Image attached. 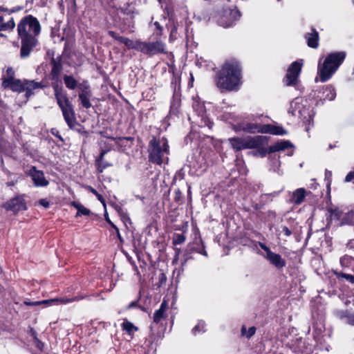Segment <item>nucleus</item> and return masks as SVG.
<instances>
[{"instance_id": "nucleus-1", "label": "nucleus", "mask_w": 354, "mask_h": 354, "mask_svg": "<svg viewBox=\"0 0 354 354\" xmlns=\"http://www.w3.org/2000/svg\"><path fill=\"white\" fill-rule=\"evenodd\" d=\"M40 30L38 20L31 15L24 17L18 24L17 31L21 39V58L28 57L37 46V36L39 34Z\"/></svg>"}, {"instance_id": "nucleus-2", "label": "nucleus", "mask_w": 354, "mask_h": 354, "mask_svg": "<svg viewBox=\"0 0 354 354\" xmlns=\"http://www.w3.org/2000/svg\"><path fill=\"white\" fill-rule=\"evenodd\" d=\"M241 83V70L237 62H226L220 71L216 84L221 91H236Z\"/></svg>"}, {"instance_id": "nucleus-3", "label": "nucleus", "mask_w": 354, "mask_h": 354, "mask_svg": "<svg viewBox=\"0 0 354 354\" xmlns=\"http://www.w3.org/2000/svg\"><path fill=\"white\" fill-rule=\"evenodd\" d=\"M346 57L343 51L328 54L323 62L319 59L317 66V73L322 82H325L331 78Z\"/></svg>"}, {"instance_id": "nucleus-4", "label": "nucleus", "mask_w": 354, "mask_h": 354, "mask_svg": "<svg viewBox=\"0 0 354 354\" xmlns=\"http://www.w3.org/2000/svg\"><path fill=\"white\" fill-rule=\"evenodd\" d=\"M346 57L343 51L328 54L323 62L319 59L317 66V73L322 82H325L331 78Z\"/></svg>"}, {"instance_id": "nucleus-5", "label": "nucleus", "mask_w": 354, "mask_h": 354, "mask_svg": "<svg viewBox=\"0 0 354 354\" xmlns=\"http://www.w3.org/2000/svg\"><path fill=\"white\" fill-rule=\"evenodd\" d=\"M148 151L150 162L158 165L168 162L169 149L167 139L153 138L149 141Z\"/></svg>"}, {"instance_id": "nucleus-6", "label": "nucleus", "mask_w": 354, "mask_h": 354, "mask_svg": "<svg viewBox=\"0 0 354 354\" xmlns=\"http://www.w3.org/2000/svg\"><path fill=\"white\" fill-rule=\"evenodd\" d=\"M266 140V137L265 136H257L254 137L232 138L229 139V142L233 149L239 151L244 149L258 148L263 145Z\"/></svg>"}, {"instance_id": "nucleus-7", "label": "nucleus", "mask_w": 354, "mask_h": 354, "mask_svg": "<svg viewBox=\"0 0 354 354\" xmlns=\"http://www.w3.org/2000/svg\"><path fill=\"white\" fill-rule=\"evenodd\" d=\"M241 129L248 133H270L273 135H284L286 131L282 127L272 124L261 125L257 124L249 123L244 125Z\"/></svg>"}, {"instance_id": "nucleus-8", "label": "nucleus", "mask_w": 354, "mask_h": 354, "mask_svg": "<svg viewBox=\"0 0 354 354\" xmlns=\"http://www.w3.org/2000/svg\"><path fill=\"white\" fill-rule=\"evenodd\" d=\"M288 112L292 115L298 116L310 122L313 117L312 111L309 110L304 104L301 98H295L290 102Z\"/></svg>"}, {"instance_id": "nucleus-9", "label": "nucleus", "mask_w": 354, "mask_h": 354, "mask_svg": "<svg viewBox=\"0 0 354 354\" xmlns=\"http://www.w3.org/2000/svg\"><path fill=\"white\" fill-rule=\"evenodd\" d=\"M240 17L239 11L235 8L223 10L218 15V24L224 28L232 26Z\"/></svg>"}, {"instance_id": "nucleus-10", "label": "nucleus", "mask_w": 354, "mask_h": 354, "mask_svg": "<svg viewBox=\"0 0 354 354\" xmlns=\"http://www.w3.org/2000/svg\"><path fill=\"white\" fill-rule=\"evenodd\" d=\"M142 53L152 56L159 53H165V44L160 40L153 42L141 41L140 50Z\"/></svg>"}, {"instance_id": "nucleus-11", "label": "nucleus", "mask_w": 354, "mask_h": 354, "mask_svg": "<svg viewBox=\"0 0 354 354\" xmlns=\"http://www.w3.org/2000/svg\"><path fill=\"white\" fill-rule=\"evenodd\" d=\"M303 61L298 60L291 64L287 71V73L284 80L287 86L295 85L298 82L299 75L301 71Z\"/></svg>"}, {"instance_id": "nucleus-12", "label": "nucleus", "mask_w": 354, "mask_h": 354, "mask_svg": "<svg viewBox=\"0 0 354 354\" xmlns=\"http://www.w3.org/2000/svg\"><path fill=\"white\" fill-rule=\"evenodd\" d=\"M82 297H74L72 298H54L50 299H46L42 301H37L34 302L30 301H24V304L27 306H39V305H45V306H58L61 304H66L68 303H71L75 301H79L82 299Z\"/></svg>"}, {"instance_id": "nucleus-13", "label": "nucleus", "mask_w": 354, "mask_h": 354, "mask_svg": "<svg viewBox=\"0 0 354 354\" xmlns=\"http://www.w3.org/2000/svg\"><path fill=\"white\" fill-rule=\"evenodd\" d=\"M259 246L266 252L264 257L274 266L281 268L286 266V261L280 254L272 252L264 243H259Z\"/></svg>"}, {"instance_id": "nucleus-14", "label": "nucleus", "mask_w": 354, "mask_h": 354, "mask_svg": "<svg viewBox=\"0 0 354 354\" xmlns=\"http://www.w3.org/2000/svg\"><path fill=\"white\" fill-rule=\"evenodd\" d=\"M29 175L36 187H45L48 185V180L45 178L44 172L36 169L35 167L30 169Z\"/></svg>"}, {"instance_id": "nucleus-15", "label": "nucleus", "mask_w": 354, "mask_h": 354, "mask_svg": "<svg viewBox=\"0 0 354 354\" xmlns=\"http://www.w3.org/2000/svg\"><path fill=\"white\" fill-rule=\"evenodd\" d=\"M353 215V212H348L346 214H344L342 211H341L339 209H333L330 212V218L331 220H337L340 221L341 224H354V222H353L350 217H351Z\"/></svg>"}, {"instance_id": "nucleus-16", "label": "nucleus", "mask_w": 354, "mask_h": 354, "mask_svg": "<svg viewBox=\"0 0 354 354\" xmlns=\"http://www.w3.org/2000/svg\"><path fill=\"white\" fill-rule=\"evenodd\" d=\"M7 209L18 212L26 209V203L22 196H17L9 201L5 205Z\"/></svg>"}, {"instance_id": "nucleus-17", "label": "nucleus", "mask_w": 354, "mask_h": 354, "mask_svg": "<svg viewBox=\"0 0 354 354\" xmlns=\"http://www.w3.org/2000/svg\"><path fill=\"white\" fill-rule=\"evenodd\" d=\"M64 120L70 128H73L77 124L75 114L73 105L62 109Z\"/></svg>"}, {"instance_id": "nucleus-18", "label": "nucleus", "mask_w": 354, "mask_h": 354, "mask_svg": "<svg viewBox=\"0 0 354 354\" xmlns=\"http://www.w3.org/2000/svg\"><path fill=\"white\" fill-rule=\"evenodd\" d=\"M54 90L55 96L57 104L59 105V107L61 110L72 105L71 102L69 101L68 97L65 93H64L61 90L58 89L57 87H55Z\"/></svg>"}, {"instance_id": "nucleus-19", "label": "nucleus", "mask_w": 354, "mask_h": 354, "mask_svg": "<svg viewBox=\"0 0 354 354\" xmlns=\"http://www.w3.org/2000/svg\"><path fill=\"white\" fill-rule=\"evenodd\" d=\"M78 97L82 105L84 108L89 109L91 107V103L90 102L91 93L87 86H85V88L79 93Z\"/></svg>"}, {"instance_id": "nucleus-20", "label": "nucleus", "mask_w": 354, "mask_h": 354, "mask_svg": "<svg viewBox=\"0 0 354 354\" xmlns=\"http://www.w3.org/2000/svg\"><path fill=\"white\" fill-rule=\"evenodd\" d=\"M44 87L41 82H37L34 80H25L24 91L26 92V97H29L33 94V91L37 88Z\"/></svg>"}, {"instance_id": "nucleus-21", "label": "nucleus", "mask_w": 354, "mask_h": 354, "mask_svg": "<svg viewBox=\"0 0 354 354\" xmlns=\"http://www.w3.org/2000/svg\"><path fill=\"white\" fill-rule=\"evenodd\" d=\"M168 308V303L166 300H163L158 310L155 311L153 314V321L159 323L162 319L166 317V311Z\"/></svg>"}, {"instance_id": "nucleus-22", "label": "nucleus", "mask_w": 354, "mask_h": 354, "mask_svg": "<svg viewBox=\"0 0 354 354\" xmlns=\"http://www.w3.org/2000/svg\"><path fill=\"white\" fill-rule=\"evenodd\" d=\"M292 147L291 143L287 140L279 141L268 147V152L273 153L276 151H283Z\"/></svg>"}, {"instance_id": "nucleus-23", "label": "nucleus", "mask_w": 354, "mask_h": 354, "mask_svg": "<svg viewBox=\"0 0 354 354\" xmlns=\"http://www.w3.org/2000/svg\"><path fill=\"white\" fill-rule=\"evenodd\" d=\"M306 38L307 39L308 46L313 48L318 47L319 35L315 29H313L311 32L307 33L306 35Z\"/></svg>"}, {"instance_id": "nucleus-24", "label": "nucleus", "mask_w": 354, "mask_h": 354, "mask_svg": "<svg viewBox=\"0 0 354 354\" xmlns=\"http://www.w3.org/2000/svg\"><path fill=\"white\" fill-rule=\"evenodd\" d=\"M25 80L21 81L19 79H15L8 84L6 88H10L14 92L22 93L24 92Z\"/></svg>"}, {"instance_id": "nucleus-25", "label": "nucleus", "mask_w": 354, "mask_h": 354, "mask_svg": "<svg viewBox=\"0 0 354 354\" xmlns=\"http://www.w3.org/2000/svg\"><path fill=\"white\" fill-rule=\"evenodd\" d=\"M306 197V190L304 188L296 189L292 195L291 201L296 204H301Z\"/></svg>"}, {"instance_id": "nucleus-26", "label": "nucleus", "mask_w": 354, "mask_h": 354, "mask_svg": "<svg viewBox=\"0 0 354 354\" xmlns=\"http://www.w3.org/2000/svg\"><path fill=\"white\" fill-rule=\"evenodd\" d=\"M120 42L124 44L129 49H134L138 51L140 50L141 41L140 40H131L129 38H119Z\"/></svg>"}, {"instance_id": "nucleus-27", "label": "nucleus", "mask_w": 354, "mask_h": 354, "mask_svg": "<svg viewBox=\"0 0 354 354\" xmlns=\"http://www.w3.org/2000/svg\"><path fill=\"white\" fill-rule=\"evenodd\" d=\"M62 70V65L59 59H53L51 75L53 80H57Z\"/></svg>"}, {"instance_id": "nucleus-28", "label": "nucleus", "mask_w": 354, "mask_h": 354, "mask_svg": "<svg viewBox=\"0 0 354 354\" xmlns=\"http://www.w3.org/2000/svg\"><path fill=\"white\" fill-rule=\"evenodd\" d=\"M2 80H3L2 86L4 88H6V86H8V84H9V82L15 80V71L13 70V68L12 67H8L6 69V73L3 75Z\"/></svg>"}, {"instance_id": "nucleus-29", "label": "nucleus", "mask_w": 354, "mask_h": 354, "mask_svg": "<svg viewBox=\"0 0 354 354\" xmlns=\"http://www.w3.org/2000/svg\"><path fill=\"white\" fill-rule=\"evenodd\" d=\"M106 152L107 151L102 150L100 153L99 158L97 159V169L100 172H102L104 169L111 166V164L107 162L104 160V156L106 153Z\"/></svg>"}, {"instance_id": "nucleus-30", "label": "nucleus", "mask_w": 354, "mask_h": 354, "mask_svg": "<svg viewBox=\"0 0 354 354\" xmlns=\"http://www.w3.org/2000/svg\"><path fill=\"white\" fill-rule=\"evenodd\" d=\"M71 205L76 208L77 210L76 217L80 216L81 215L88 216L91 213L88 208L85 207L80 203L73 201L71 203Z\"/></svg>"}, {"instance_id": "nucleus-31", "label": "nucleus", "mask_w": 354, "mask_h": 354, "mask_svg": "<svg viewBox=\"0 0 354 354\" xmlns=\"http://www.w3.org/2000/svg\"><path fill=\"white\" fill-rule=\"evenodd\" d=\"M336 96L335 88L332 86H326L323 88V98L324 100H333Z\"/></svg>"}, {"instance_id": "nucleus-32", "label": "nucleus", "mask_w": 354, "mask_h": 354, "mask_svg": "<svg viewBox=\"0 0 354 354\" xmlns=\"http://www.w3.org/2000/svg\"><path fill=\"white\" fill-rule=\"evenodd\" d=\"M64 82L66 86L71 90L75 89L77 86V80L71 75H64Z\"/></svg>"}, {"instance_id": "nucleus-33", "label": "nucleus", "mask_w": 354, "mask_h": 354, "mask_svg": "<svg viewBox=\"0 0 354 354\" xmlns=\"http://www.w3.org/2000/svg\"><path fill=\"white\" fill-rule=\"evenodd\" d=\"M122 329L127 331L129 335L132 334L134 331L138 330V328L129 321H124L122 324Z\"/></svg>"}, {"instance_id": "nucleus-34", "label": "nucleus", "mask_w": 354, "mask_h": 354, "mask_svg": "<svg viewBox=\"0 0 354 354\" xmlns=\"http://www.w3.org/2000/svg\"><path fill=\"white\" fill-rule=\"evenodd\" d=\"M353 313H348L347 310H338L336 312V315L338 318L343 320L345 319L346 323L348 324V317L352 316Z\"/></svg>"}, {"instance_id": "nucleus-35", "label": "nucleus", "mask_w": 354, "mask_h": 354, "mask_svg": "<svg viewBox=\"0 0 354 354\" xmlns=\"http://www.w3.org/2000/svg\"><path fill=\"white\" fill-rule=\"evenodd\" d=\"M335 274L338 279H344L350 283H354V275L337 272H335Z\"/></svg>"}, {"instance_id": "nucleus-36", "label": "nucleus", "mask_w": 354, "mask_h": 354, "mask_svg": "<svg viewBox=\"0 0 354 354\" xmlns=\"http://www.w3.org/2000/svg\"><path fill=\"white\" fill-rule=\"evenodd\" d=\"M256 331V328L254 326L250 327L248 330H246L245 327H242L241 333L243 335H245L247 337L250 338L253 335H254Z\"/></svg>"}, {"instance_id": "nucleus-37", "label": "nucleus", "mask_w": 354, "mask_h": 354, "mask_svg": "<svg viewBox=\"0 0 354 354\" xmlns=\"http://www.w3.org/2000/svg\"><path fill=\"white\" fill-rule=\"evenodd\" d=\"M352 261V257L347 255L344 256L340 259V264L342 267H348L349 265L351 264Z\"/></svg>"}, {"instance_id": "nucleus-38", "label": "nucleus", "mask_w": 354, "mask_h": 354, "mask_svg": "<svg viewBox=\"0 0 354 354\" xmlns=\"http://www.w3.org/2000/svg\"><path fill=\"white\" fill-rule=\"evenodd\" d=\"M15 26V23L14 21V19L11 18L8 22L3 23V26H1L0 28H2V30H12Z\"/></svg>"}, {"instance_id": "nucleus-39", "label": "nucleus", "mask_w": 354, "mask_h": 354, "mask_svg": "<svg viewBox=\"0 0 354 354\" xmlns=\"http://www.w3.org/2000/svg\"><path fill=\"white\" fill-rule=\"evenodd\" d=\"M205 326V322H198V324L192 329L193 334L196 335L197 333H198L200 332L205 331V330H204Z\"/></svg>"}, {"instance_id": "nucleus-40", "label": "nucleus", "mask_w": 354, "mask_h": 354, "mask_svg": "<svg viewBox=\"0 0 354 354\" xmlns=\"http://www.w3.org/2000/svg\"><path fill=\"white\" fill-rule=\"evenodd\" d=\"M185 240V237L183 234H178L174 241L175 244H181Z\"/></svg>"}, {"instance_id": "nucleus-41", "label": "nucleus", "mask_w": 354, "mask_h": 354, "mask_svg": "<svg viewBox=\"0 0 354 354\" xmlns=\"http://www.w3.org/2000/svg\"><path fill=\"white\" fill-rule=\"evenodd\" d=\"M104 217H105V219L106 221H107V223L113 227L118 232H119V230L118 228L116 227V225H114V223L111 221V220H110L109 217V215L107 214V212H105L104 214Z\"/></svg>"}, {"instance_id": "nucleus-42", "label": "nucleus", "mask_w": 354, "mask_h": 354, "mask_svg": "<svg viewBox=\"0 0 354 354\" xmlns=\"http://www.w3.org/2000/svg\"><path fill=\"white\" fill-rule=\"evenodd\" d=\"M39 203L45 208H48L50 205V203L47 199H40Z\"/></svg>"}, {"instance_id": "nucleus-43", "label": "nucleus", "mask_w": 354, "mask_h": 354, "mask_svg": "<svg viewBox=\"0 0 354 354\" xmlns=\"http://www.w3.org/2000/svg\"><path fill=\"white\" fill-rule=\"evenodd\" d=\"M108 34L115 39L118 40V41H120L119 38H124V37L119 36L118 34H116L114 31L112 30H109L108 32Z\"/></svg>"}, {"instance_id": "nucleus-44", "label": "nucleus", "mask_w": 354, "mask_h": 354, "mask_svg": "<svg viewBox=\"0 0 354 354\" xmlns=\"http://www.w3.org/2000/svg\"><path fill=\"white\" fill-rule=\"evenodd\" d=\"M354 179V171H350L345 178V182H351Z\"/></svg>"}, {"instance_id": "nucleus-45", "label": "nucleus", "mask_w": 354, "mask_h": 354, "mask_svg": "<svg viewBox=\"0 0 354 354\" xmlns=\"http://www.w3.org/2000/svg\"><path fill=\"white\" fill-rule=\"evenodd\" d=\"M123 12L127 15H131L135 13V9L133 7L130 8H122Z\"/></svg>"}, {"instance_id": "nucleus-46", "label": "nucleus", "mask_w": 354, "mask_h": 354, "mask_svg": "<svg viewBox=\"0 0 354 354\" xmlns=\"http://www.w3.org/2000/svg\"><path fill=\"white\" fill-rule=\"evenodd\" d=\"M282 231L286 236H290L292 234L291 231L286 226L282 227Z\"/></svg>"}, {"instance_id": "nucleus-47", "label": "nucleus", "mask_w": 354, "mask_h": 354, "mask_svg": "<svg viewBox=\"0 0 354 354\" xmlns=\"http://www.w3.org/2000/svg\"><path fill=\"white\" fill-rule=\"evenodd\" d=\"M95 196H97V199L103 204L104 207H105L106 205H105V202H104V200L101 194H100L99 193Z\"/></svg>"}, {"instance_id": "nucleus-48", "label": "nucleus", "mask_w": 354, "mask_h": 354, "mask_svg": "<svg viewBox=\"0 0 354 354\" xmlns=\"http://www.w3.org/2000/svg\"><path fill=\"white\" fill-rule=\"evenodd\" d=\"M348 324L354 326V313L348 317Z\"/></svg>"}, {"instance_id": "nucleus-49", "label": "nucleus", "mask_w": 354, "mask_h": 354, "mask_svg": "<svg viewBox=\"0 0 354 354\" xmlns=\"http://www.w3.org/2000/svg\"><path fill=\"white\" fill-rule=\"evenodd\" d=\"M120 216L122 217V219L123 221L129 219V217L127 216L126 213L121 212H120Z\"/></svg>"}, {"instance_id": "nucleus-50", "label": "nucleus", "mask_w": 354, "mask_h": 354, "mask_svg": "<svg viewBox=\"0 0 354 354\" xmlns=\"http://www.w3.org/2000/svg\"><path fill=\"white\" fill-rule=\"evenodd\" d=\"M88 189L91 192L93 193L94 195H97L98 194V192L94 189L92 187H90L88 186Z\"/></svg>"}, {"instance_id": "nucleus-51", "label": "nucleus", "mask_w": 354, "mask_h": 354, "mask_svg": "<svg viewBox=\"0 0 354 354\" xmlns=\"http://www.w3.org/2000/svg\"><path fill=\"white\" fill-rule=\"evenodd\" d=\"M160 282L162 283L163 281H166V277L164 274H161V277H160Z\"/></svg>"}, {"instance_id": "nucleus-52", "label": "nucleus", "mask_w": 354, "mask_h": 354, "mask_svg": "<svg viewBox=\"0 0 354 354\" xmlns=\"http://www.w3.org/2000/svg\"><path fill=\"white\" fill-rule=\"evenodd\" d=\"M3 18L0 16V28L3 26ZM2 30V28H0V31Z\"/></svg>"}, {"instance_id": "nucleus-53", "label": "nucleus", "mask_w": 354, "mask_h": 354, "mask_svg": "<svg viewBox=\"0 0 354 354\" xmlns=\"http://www.w3.org/2000/svg\"><path fill=\"white\" fill-rule=\"evenodd\" d=\"M331 175H332L331 171H327V170L326 171V178H329V177H330V176H331Z\"/></svg>"}, {"instance_id": "nucleus-54", "label": "nucleus", "mask_w": 354, "mask_h": 354, "mask_svg": "<svg viewBox=\"0 0 354 354\" xmlns=\"http://www.w3.org/2000/svg\"><path fill=\"white\" fill-rule=\"evenodd\" d=\"M154 25L156 26V27L157 28V29H158V30H161V27H160V24H159L158 22H157V21H156V22H155V23H154Z\"/></svg>"}, {"instance_id": "nucleus-55", "label": "nucleus", "mask_w": 354, "mask_h": 354, "mask_svg": "<svg viewBox=\"0 0 354 354\" xmlns=\"http://www.w3.org/2000/svg\"><path fill=\"white\" fill-rule=\"evenodd\" d=\"M201 254H203L204 256H207V252H206V251H205V250H204V251H203V252H201Z\"/></svg>"}, {"instance_id": "nucleus-56", "label": "nucleus", "mask_w": 354, "mask_h": 354, "mask_svg": "<svg viewBox=\"0 0 354 354\" xmlns=\"http://www.w3.org/2000/svg\"><path fill=\"white\" fill-rule=\"evenodd\" d=\"M0 10L4 11V10H6V9L4 8L0 7Z\"/></svg>"}, {"instance_id": "nucleus-57", "label": "nucleus", "mask_w": 354, "mask_h": 354, "mask_svg": "<svg viewBox=\"0 0 354 354\" xmlns=\"http://www.w3.org/2000/svg\"><path fill=\"white\" fill-rule=\"evenodd\" d=\"M317 81H318V78H317V77H316V78H315V82H317Z\"/></svg>"}, {"instance_id": "nucleus-58", "label": "nucleus", "mask_w": 354, "mask_h": 354, "mask_svg": "<svg viewBox=\"0 0 354 354\" xmlns=\"http://www.w3.org/2000/svg\"><path fill=\"white\" fill-rule=\"evenodd\" d=\"M278 1H279L280 0H277Z\"/></svg>"}]
</instances>
